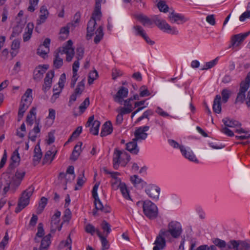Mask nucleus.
I'll list each match as a JSON object with an SVG mask.
<instances>
[{"instance_id": "1", "label": "nucleus", "mask_w": 250, "mask_h": 250, "mask_svg": "<svg viewBox=\"0 0 250 250\" xmlns=\"http://www.w3.org/2000/svg\"><path fill=\"white\" fill-rule=\"evenodd\" d=\"M11 161L8 168V172L3 173L1 178L0 187H3L4 194H6L9 190L14 192L20 185L25 174V171L21 169H17L14 175L10 173L19 165L20 161L18 150L13 152Z\"/></svg>"}, {"instance_id": "2", "label": "nucleus", "mask_w": 250, "mask_h": 250, "mask_svg": "<svg viewBox=\"0 0 250 250\" xmlns=\"http://www.w3.org/2000/svg\"><path fill=\"white\" fill-rule=\"evenodd\" d=\"M73 42L71 40H69L66 42V44L58 49L57 52L54 53V58L53 60V66L56 69L60 68L63 64V59L61 56L63 54H66V61L69 62L74 55V49L72 47Z\"/></svg>"}, {"instance_id": "3", "label": "nucleus", "mask_w": 250, "mask_h": 250, "mask_svg": "<svg viewBox=\"0 0 250 250\" xmlns=\"http://www.w3.org/2000/svg\"><path fill=\"white\" fill-rule=\"evenodd\" d=\"M96 21L94 19H90L88 21L86 28V39L89 40L91 39L94 34L96 36L94 39V42L98 44L103 39L104 36L103 27L100 26L95 32L96 29Z\"/></svg>"}, {"instance_id": "4", "label": "nucleus", "mask_w": 250, "mask_h": 250, "mask_svg": "<svg viewBox=\"0 0 250 250\" xmlns=\"http://www.w3.org/2000/svg\"><path fill=\"white\" fill-rule=\"evenodd\" d=\"M130 156L126 152L116 148L113 157V167L115 169H118L120 164L125 167L130 161Z\"/></svg>"}, {"instance_id": "5", "label": "nucleus", "mask_w": 250, "mask_h": 250, "mask_svg": "<svg viewBox=\"0 0 250 250\" xmlns=\"http://www.w3.org/2000/svg\"><path fill=\"white\" fill-rule=\"evenodd\" d=\"M34 191V187L31 186L22 192L21 196L19 200L18 207L15 209V212L16 213L20 212L29 204L30 198L32 195Z\"/></svg>"}, {"instance_id": "6", "label": "nucleus", "mask_w": 250, "mask_h": 250, "mask_svg": "<svg viewBox=\"0 0 250 250\" xmlns=\"http://www.w3.org/2000/svg\"><path fill=\"white\" fill-rule=\"evenodd\" d=\"M143 205V212L145 215L150 219L157 217L158 215V208L157 206L152 202L146 200L143 203L138 202L137 205Z\"/></svg>"}, {"instance_id": "7", "label": "nucleus", "mask_w": 250, "mask_h": 250, "mask_svg": "<svg viewBox=\"0 0 250 250\" xmlns=\"http://www.w3.org/2000/svg\"><path fill=\"white\" fill-rule=\"evenodd\" d=\"M250 86V71L248 73L245 82H242L240 84L239 91L237 93L235 103H244L246 99V92Z\"/></svg>"}, {"instance_id": "8", "label": "nucleus", "mask_w": 250, "mask_h": 250, "mask_svg": "<svg viewBox=\"0 0 250 250\" xmlns=\"http://www.w3.org/2000/svg\"><path fill=\"white\" fill-rule=\"evenodd\" d=\"M153 22L161 30L168 33L177 35L178 30L174 27H171L165 20L161 19L158 16H154L152 18Z\"/></svg>"}, {"instance_id": "9", "label": "nucleus", "mask_w": 250, "mask_h": 250, "mask_svg": "<svg viewBox=\"0 0 250 250\" xmlns=\"http://www.w3.org/2000/svg\"><path fill=\"white\" fill-rule=\"evenodd\" d=\"M167 228L173 238H177L181 235L182 229L181 225L179 222L172 221L169 223Z\"/></svg>"}, {"instance_id": "10", "label": "nucleus", "mask_w": 250, "mask_h": 250, "mask_svg": "<svg viewBox=\"0 0 250 250\" xmlns=\"http://www.w3.org/2000/svg\"><path fill=\"white\" fill-rule=\"evenodd\" d=\"M61 212L56 211L51 218V232L54 233L57 229L61 230L62 225H60Z\"/></svg>"}, {"instance_id": "11", "label": "nucleus", "mask_w": 250, "mask_h": 250, "mask_svg": "<svg viewBox=\"0 0 250 250\" xmlns=\"http://www.w3.org/2000/svg\"><path fill=\"white\" fill-rule=\"evenodd\" d=\"M250 34V31L244 34H238L233 35L231 38V45L230 47L239 46Z\"/></svg>"}, {"instance_id": "12", "label": "nucleus", "mask_w": 250, "mask_h": 250, "mask_svg": "<svg viewBox=\"0 0 250 250\" xmlns=\"http://www.w3.org/2000/svg\"><path fill=\"white\" fill-rule=\"evenodd\" d=\"M149 128V126H144L137 128L134 132L135 138L136 141L139 140H145L147 137V133H146Z\"/></svg>"}, {"instance_id": "13", "label": "nucleus", "mask_w": 250, "mask_h": 250, "mask_svg": "<svg viewBox=\"0 0 250 250\" xmlns=\"http://www.w3.org/2000/svg\"><path fill=\"white\" fill-rule=\"evenodd\" d=\"M128 93L127 88L123 86L121 87L116 94L114 96V101L122 104L123 98L127 97Z\"/></svg>"}, {"instance_id": "14", "label": "nucleus", "mask_w": 250, "mask_h": 250, "mask_svg": "<svg viewBox=\"0 0 250 250\" xmlns=\"http://www.w3.org/2000/svg\"><path fill=\"white\" fill-rule=\"evenodd\" d=\"M168 19L172 23L178 22L179 21H181V23H184L188 21V19L185 18L184 16L180 14L175 13L173 11L170 13L168 16Z\"/></svg>"}, {"instance_id": "15", "label": "nucleus", "mask_w": 250, "mask_h": 250, "mask_svg": "<svg viewBox=\"0 0 250 250\" xmlns=\"http://www.w3.org/2000/svg\"><path fill=\"white\" fill-rule=\"evenodd\" d=\"M154 244L155 246L153 250H162L165 249L166 246V242L165 238L161 237L159 234L156 237Z\"/></svg>"}, {"instance_id": "16", "label": "nucleus", "mask_w": 250, "mask_h": 250, "mask_svg": "<svg viewBox=\"0 0 250 250\" xmlns=\"http://www.w3.org/2000/svg\"><path fill=\"white\" fill-rule=\"evenodd\" d=\"M146 191L150 198L157 199L160 194V188L156 186H150L146 189Z\"/></svg>"}, {"instance_id": "17", "label": "nucleus", "mask_w": 250, "mask_h": 250, "mask_svg": "<svg viewBox=\"0 0 250 250\" xmlns=\"http://www.w3.org/2000/svg\"><path fill=\"white\" fill-rule=\"evenodd\" d=\"M126 149L132 154H137L139 151V148L137 146V141L133 139L132 141L127 143Z\"/></svg>"}, {"instance_id": "18", "label": "nucleus", "mask_w": 250, "mask_h": 250, "mask_svg": "<svg viewBox=\"0 0 250 250\" xmlns=\"http://www.w3.org/2000/svg\"><path fill=\"white\" fill-rule=\"evenodd\" d=\"M113 131L112 125L110 121L106 122L103 125L100 135L102 137L111 134Z\"/></svg>"}, {"instance_id": "19", "label": "nucleus", "mask_w": 250, "mask_h": 250, "mask_svg": "<svg viewBox=\"0 0 250 250\" xmlns=\"http://www.w3.org/2000/svg\"><path fill=\"white\" fill-rule=\"evenodd\" d=\"M242 241L240 240H230L227 243L228 250H242Z\"/></svg>"}, {"instance_id": "20", "label": "nucleus", "mask_w": 250, "mask_h": 250, "mask_svg": "<svg viewBox=\"0 0 250 250\" xmlns=\"http://www.w3.org/2000/svg\"><path fill=\"white\" fill-rule=\"evenodd\" d=\"M32 90L31 89H27L24 95L22 96L21 102L30 105L32 101Z\"/></svg>"}, {"instance_id": "21", "label": "nucleus", "mask_w": 250, "mask_h": 250, "mask_svg": "<svg viewBox=\"0 0 250 250\" xmlns=\"http://www.w3.org/2000/svg\"><path fill=\"white\" fill-rule=\"evenodd\" d=\"M71 23H67L65 26L61 28L60 31L59 39L63 41L67 38L69 33V29L71 27Z\"/></svg>"}, {"instance_id": "22", "label": "nucleus", "mask_w": 250, "mask_h": 250, "mask_svg": "<svg viewBox=\"0 0 250 250\" xmlns=\"http://www.w3.org/2000/svg\"><path fill=\"white\" fill-rule=\"evenodd\" d=\"M48 66L44 65L42 66H39L34 71V79L35 80H40L42 78L43 73L47 69Z\"/></svg>"}, {"instance_id": "23", "label": "nucleus", "mask_w": 250, "mask_h": 250, "mask_svg": "<svg viewBox=\"0 0 250 250\" xmlns=\"http://www.w3.org/2000/svg\"><path fill=\"white\" fill-rule=\"evenodd\" d=\"M97 235L99 237L102 244V250H107L110 247L108 241L106 239L107 236L103 235L100 231H97Z\"/></svg>"}, {"instance_id": "24", "label": "nucleus", "mask_w": 250, "mask_h": 250, "mask_svg": "<svg viewBox=\"0 0 250 250\" xmlns=\"http://www.w3.org/2000/svg\"><path fill=\"white\" fill-rule=\"evenodd\" d=\"M221 98L219 95H217L213 101V110L216 113H220L221 112Z\"/></svg>"}, {"instance_id": "25", "label": "nucleus", "mask_w": 250, "mask_h": 250, "mask_svg": "<svg viewBox=\"0 0 250 250\" xmlns=\"http://www.w3.org/2000/svg\"><path fill=\"white\" fill-rule=\"evenodd\" d=\"M222 122L226 127H234L241 125V124L238 121L228 118L223 119Z\"/></svg>"}, {"instance_id": "26", "label": "nucleus", "mask_w": 250, "mask_h": 250, "mask_svg": "<svg viewBox=\"0 0 250 250\" xmlns=\"http://www.w3.org/2000/svg\"><path fill=\"white\" fill-rule=\"evenodd\" d=\"M180 149L182 154L191 161H197L195 156L192 151H188L184 146H180Z\"/></svg>"}, {"instance_id": "27", "label": "nucleus", "mask_w": 250, "mask_h": 250, "mask_svg": "<svg viewBox=\"0 0 250 250\" xmlns=\"http://www.w3.org/2000/svg\"><path fill=\"white\" fill-rule=\"evenodd\" d=\"M51 234H48L45 236H44L41 242V246L39 249V250H47L48 248L49 247L50 243V238Z\"/></svg>"}, {"instance_id": "28", "label": "nucleus", "mask_w": 250, "mask_h": 250, "mask_svg": "<svg viewBox=\"0 0 250 250\" xmlns=\"http://www.w3.org/2000/svg\"><path fill=\"white\" fill-rule=\"evenodd\" d=\"M101 227L103 231L104 236H108L111 231V225L105 220H103L101 224Z\"/></svg>"}, {"instance_id": "29", "label": "nucleus", "mask_w": 250, "mask_h": 250, "mask_svg": "<svg viewBox=\"0 0 250 250\" xmlns=\"http://www.w3.org/2000/svg\"><path fill=\"white\" fill-rule=\"evenodd\" d=\"M80 145H77L75 146L70 158L71 160L76 161L78 159L82 151L81 146L82 145V143H80Z\"/></svg>"}, {"instance_id": "30", "label": "nucleus", "mask_w": 250, "mask_h": 250, "mask_svg": "<svg viewBox=\"0 0 250 250\" xmlns=\"http://www.w3.org/2000/svg\"><path fill=\"white\" fill-rule=\"evenodd\" d=\"M94 205L95 209L97 210H100L105 213H109L111 211L110 207L108 206H105L104 207L100 200L97 202H95L94 203Z\"/></svg>"}, {"instance_id": "31", "label": "nucleus", "mask_w": 250, "mask_h": 250, "mask_svg": "<svg viewBox=\"0 0 250 250\" xmlns=\"http://www.w3.org/2000/svg\"><path fill=\"white\" fill-rule=\"evenodd\" d=\"M34 155L33 156V161L35 163H39L42 157V153L40 148L39 144H38L34 148Z\"/></svg>"}, {"instance_id": "32", "label": "nucleus", "mask_w": 250, "mask_h": 250, "mask_svg": "<svg viewBox=\"0 0 250 250\" xmlns=\"http://www.w3.org/2000/svg\"><path fill=\"white\" fill-rule=\"evenodd\" d=\"M29 105L21 102L19 108L18 114V121L19 122L22 118L24 113L28 109Z\"/></svg>"}, {"instance_id": "33", "label": "nucleus", "mask_w": 250, "mask_h": 250, "mask_svg": "<svg viewBox=\"0 0 250 250\" xmlns=\"http://www.w3.org/2000/svg\"><path fill=\"white\" fill-rule=\"evenodd\" d=\"M136 18L138 20L143 24L144 26L146 25H151L152 21L146 16L143 14H139L136 16Z\"/></svg>"}, {"instance_id": "34", "label": "nucleus", "mask_w": 250, "mask_h": 250, "mask_svg": "<svg viewBox=\"0 0 250 250\" xmlns=\"http://www.w3.org/2000/svg\"><path fill=\"white\" fill-rule=\"evenodd\" d=\"M44 234V231L43 229V225L42 223H40L38 224V231L36 234V237H35V241L36 242H39V240H38L37 237L41 238Z\"/></svg>"}, {"instance_id": "35", "label": "nucleus", "mask_w": 250, "mask_h": 250, "mask_svg": "<svg viewBox=\"0 0 250 250\" xmlns=\"http://www.w3.org/2000/svg\"><path fill=\"white\" fill-rule=\"evenodd\" d=\"M100 122L98 120H95L92 124V127L90 128V132L94 135H97L99 132Z\"/></svg>"}, {"instance_id": "36", "label": "nucleus", "mask_w": 250, "mask_h": 250, "mask_svg": "<svg viewBox=\"0 0 250 250\" xmlns=\"http://www.w3.org/2000/svg\"><path fill=\"white\" fill-rule=\"evenodd\" d=\"M47 199L46 198L44 197H42L41 199V201L39 203V207L37 209V213L40 214L42 213L43 209L44 208L45 206L47 204Z\"/></svg>"}, {"instance_id": "37", "label": "nucleus", "mask_w": 250, "mask_h": 250, "mask_svg": "<svg viewBox=\"0 0 250 250\" xmlns=\"http://www.w3.org/2000/svg\"><path fill=\"white\" fill-rule=\"evenodd\" d=\"M119 186L120 190L123 196L126 199H130V197L129 196V192L127 189L126 185L125 184L120 183Z\"/></svg>"}, {"instance_id": "38", "label": "nucleus", "mask_w": 250, "mask_h": 250, "mask_svg": "<svg viewBox=\"0 0 250 250\" xmlns=\"http://www.w3.org/2000/svg\"><path fill=\"white\" fill-rule=\"evenodd\" d=\"M49 49L43 45H40L37 49V54L43 58H44L49 52Z\"/></svg>"}, {"instance_id": "39", "label": "nucleus", "mask_w": 250, "mask_h": 250, "mask_svg": "<svg viewBox=\"0 0 250 250\" xmlns=\"http://www.w3.org/2000/svg\"><path fill=\"white\" fill-rule=\"evenodd\" d=\"M213 243L215 247L217 246L220 248H223V249H227V244L224 240L216 238L213 240Z\"/></svg>"}, {"instance_id": "40", "label": "nucleus", "mask_w": 250, "mask_h": 250, "mask_svg": "<svg viewBox=\"0 0 250 250\" xmlns=\"http://www.w3.org/2000/svg\"><path fill=\"white\" fill-rule=\"evenodd\" d=\"M84 177V170L82 171V175L79 176L76 186L75 187V190L79 189L83 185L85 182V180L83 179Z\"/></svg>"}, {"instance_id": "41", "label": "nucleus", "mask_w": 250, "mask_h": 250, "mask_svg": "<svg viewBox=\"0 0 250 250\" xmlns=\"http://www.w3.org/2000/svg\"><path fill=\"white\" fill-rule=\"evenodd\" d=\"M157 7L161 12L167 13L168 11V6L164 0H160L157 3Z\"/></svg>"}, {"instance_id": "42", "label": "nucleus", "mask_w": 250, "mask_h": 250, "mask_svg": "<svg viewBox=\"0 0 250 250\" xmlns=\"http://www.w3.org/2000/svg\"><path fill=\"white\" fill-rule=\"evenodd\" d=\"M133 29L135 31V35L141 37H143L146 33L143 28L140 25L134 26Z\"/></svg>"}, {"instance_id": "43", "label": "nucleus", "mask_w": 250, "mask_h": 250, "mask_svg": "<svg viewBox=\"0 0 250 250\" xmlns=\"http://www.w3.org/2000/svg\"><path fill=\"white\" fill-rule=\"evenodd\" d=\"M101 16V7L95 6L93 13L90 19H94L96 21L97 20H100Z\"/></svg>"}, {"instance_id": "44", "label": "nucleus", "mask_w": 250, "mask_h": 250, "mask_svg": "<svg viewBox=\"0 0 250 250\" xmlns=\"http://www.w3.org/2000/svg\"><path fill=\"white\" fill-rule=\"evenodd\" d=\"M84 89V80H82L80 82H79L76 88L74 93L78 95V96L80 95Z\"/></svg>"}, {"instance_id": "45", "label": "nucleus", "mask_w": 250, "mask_h": 250, "mask_svg": "<svg viewBox=\"0 0 250 250\" xmlns=\"http://www.w3.org/2000/svg\"><path fill=\"white\" fill-rule=\"evenodd\" d=\"M231 92L230 90L227 89H224L221 92V95L222 96V102L226 103L228 102L229 99L230 97Z\"/></svg>"}, {"instance_id": "46", "label": "nucleus", "mask_w": 250, "mask_h": 250, "mask_svg": "<svg viewBox=\"0 0 250 250\" xmlns=\"http://www.w3.org/2000/svg\"><path fill=\"white\" fill-rule=\"evenodd\" d=\"M85 230L87 233L91 235H93L95 233L97 234V231H100L98 229H96L94 226L91 224H88L86 225Z\"/></svg>"}, {"instance_id": "47", "label": "nucleus", "mask_w": 250, "mask_h": 250, "mask_svg": "<svg viewBox=\"0 0 250 250\" xmlns=\"http://www.w3.org/2000/svg\"><path fill=\"white\" fill-rule=\"evenodd\" d=\"M98 77V72L96 70L91 71L88 76V83L91 84L93 83V81L96 80Z\"/></svg>"}, {"instance_id": "48", "label": "nucleus", "mask_w": 250, "mask_h": 250, "mask_svg": "<svg viewBox=\"0 0 250 250\" xmlns=\"http://www.w3.org/2000/svg\"><path fill=\"white\" fill-rule=\"evenodd\" d=\"M57 151H55L53 155L52 156L53 152L50 150L47 151L44 155L43 159L44 162H47L49 160H50V162L52 161Z\"/></svg>"}, {"instance_id": "49", "label": "nucleus", "mask_w": 250, "mask_h": 250, "mask_svg": "<svg viewBox=\"0 0 250 250\" xmlns=\"http://www.w3.org/2000/svg\"><path fill=\"white\" fill-rule=\"evenodd\" d=\"M140 96L142 97L145 96H148L150 95V93L147 89V87L145 85H142L140 87Z\"/></svg>"}, {"instance_id": "50", "label": "nucleus", "mask_w": 250, "mask_h": 250, "mask_svg": "<svg viewBox=\"0 0 250 250\" xmlns=\"http://www.w3.org/2000/svg\"><path fill=\"white\" fill-rule=\"evenodd\" d=\"M29 6H28L27 10L30 12H34L36 9V7L37 6L39 0H29Z\"/></svg>"}, {"instance_id": "51", "label": "nucleus", "mask_w": 250, "mask_h": 250, "mask_svg": "<svg viewBox=\"0 0 250 250\" xmlns=\"http://www.w3.org/2000/svg\"><path fill=\"white\" fill-rule=\"evenodd\" d=\"M89 104V99L86 98L84 101L79 106V109L82 113H83Z\"/></svg>"}, {"instance_id": "52", "label": "nucleus", "mask_w": 250, "mask_h": 250, "mask_svg": "<svg viewBox=\"0 0 250 250\" xmlns=\"http://www.w3.org/2000/svg\"><path fill=\"white\" fill-rule=\"evenodd\" d=\"M81 19V14L79 12H77L74 16L73 20L71 22H69V23H71V26H76L77 24H78L80 21Z\"/></svg>"}, {"instance_id": "53", "label": "nucleus", "mask_w": 250, "mask_h": 250, "mask_svg": "<svg viewBox=\"0 0 250 250\" xmlns=\"http://www.w3.org/2000/svg\"><path fill=\"white\" fill-rule=\"evenodd\" d=\"M218 62V58H216L215 59L212 60L211 61L206 62L205 64V67L202 68V70H207L209 68H211L214 66Z\"/></svg>"}, {"instance_id": "54", "label": "nucleus", "mask_w": 250, "mask_h": 250, "mask_svg": "<svg viewBox=\"0 0 250 250\" xmlns=\"http://www.w3.org/2000/svg\"><path fill=\"white\" fill-rule=\"evenodd\" d=\"M84 48L82 46H79L76 49V58L78 60H81L83 56Z\"/></svg>"}, {"instance_id": "55", "label": "nucleus", "mask_w": 250, "mask_h": 250, "mask_svg": "<svg viewBox=\"0 0 250 250\" xmlns=\"http://www.w3.org/2000/svg\"><path fill=\"white\" fill-rule=\"evenodd\" d=\"M65 80V74L64 73H63L61 75L58 83L59 87L60 88V91H62V89L63 88Z\"/></svg>"}, {"instance_id": "56", "label": "nucleus", "mask_w": 250, "mask_h": 250, "mask_svg": "<svg viewBox=\"0 0 250 250\" xmlns=\"http://www.w3.org/2000/svg\"><path fill=\"white\" fill-rule=\"evenodd\" d=\"M98 187H99V184H96L94 186L93 189H92V196L94 198V203L95 202H97L99 200H100V199L98 197V194H97V189H98Z\"/></svg>"}, {"instance_id": "57", "label": "nucleus", "mask_w": 250, "mask_h": 250, "mask_svg": "<svg viewBox=\"0 0 250 250\" xmlns=\"http://www.w3.org/2000/svg\"><path fill=\"white\" fill-rule=\"evenodd\" d=\"M71 218V212L69 208L65 210L64 215L63 216V222H68Z\"/></svg>"}, {"instance_id": "58", "label": "nucleus", "mask_w": 250, "mask_h": 250, "mask_svg": "<svg viewBox=\"0 0 250 250\" xmlns=\"http://www.w3.org/2000/svg\"><path fill=\"white\" fill-rule=\"evenodd\" d=\"M133 110L132 107L126 106L125 107H121L120 109L119 113L122 115L130 113Z\"/></svg>"}, {"instance_id": "59", "label": "nucleus", "mask_w": 250, "mask_h": 250, "mask_svg": "<svg viewBox=\"0 0 250 250\" xmlns=\"http://www.w3.org/2000/svg\"><path fill=\"white\" fill-rule=\"evenodd\" d=\"M246 19H250V9L247 8V10L244 12L239 17L241 21H244Z\"/></svg>"}, {"instance_id": "60", "label": "nucleus", "mask_w": 250, "mask_h": 250, "mask_svg": "<svg viewBox=\"0 0 250 250\" xmlns=\"http://www.w3.org/2000/svg\"><path fill=\"white\" fill-rule=\"evenodd\" d=\"M159 234L162 237L168 238L170 237V233L169 229H162L160 230Z\"/></svg>"}, {"instance_id": "61", "label": "nucleus", "mask_w": 250, "mask_h": 250, "mask_svg": "<svg viewBox=\"0 0 250 250\" xmlns=\"http://www.w3.org/2000/svg\"><path fill=\"white\" fill-rule=\"evenodd\" d=\"M196 250H216V248L214 245L208 247V245H202L199 247Z\"/></svg>"}, {"instance_id": "62", "label": "nucleus", "mask_w": 250, "mask_h": 250, "mask_svg": "<svg viewBox=\"0 0 250 250\" xmlns=\"http://www.w3.org/2000/svg\"><path fill=\"white\" fill-rule=\"evenodd\" d=\"M48 17V15H40L39 19L37 20L36 24L37 25H40L44 23L46 20L47 19Z\"/></svg>"}, {"instance_id": "63", "label": "nucleus", "mask_w": 250, "mask_h": 250, "mask_svg": "<svg viewBox=\"0 0 250 250\" xmlns=\"http://www.w3.org/2000/svg\"><path fill=\"white\" fill-rule=\"evenodd\" d=\"M221 131L229 137H232L234 136L233 132L231 130L227 128L226 126L222 127V129H221Z\"/></svg>"}, {"instance_id": "64", "label": "nucleus", "mask_w": 250, "mask_h": 250, "mask_svg": "<svg viewBox=\"0 0 250 250\" xmlns=\"http://www.w3.org/2000/svg\"><path fill=\"white\" fill-rule=\"evenodd\" d=\"M54 71H51L48 72L46 75V76L44 80V81L46 82H48L52 83V79L53 77H54Z\"/></svg>"}]
</instances>
